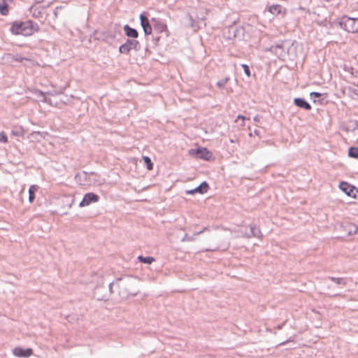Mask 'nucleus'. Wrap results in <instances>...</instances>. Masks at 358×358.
Returning a JSON list of instances; mask_svg holds the SVG:
<instances>
[{
  "label": "nucleus",
  "mask_w": 358,
  "mask_h": 358,
  "mask_svg": "<svg viewBox=\"0 0 358 358\" xmlns=\"http://www.w3.org/2000/svg\"><path fill=\"white\" fill-rule=\"evenodd\" d=\"M39 30V26L37 23L31 20L24 22L15 21L13 22L10 31L13 34L23 36H31Z\"/></svg>",
  "instance_id": "nucleus-1"
},
{
  "label": "nucleus",
  "mask_w": 358,
  "mask_h": 358,
  "mask_svg": "<svg viewBox=\"0 0 358 358\" xmlns=\"http://www.w3.org/2000/svg\"><path fill=\"white\" fill-rule=\"evenodd\" d=\"M338 24L341 29L349 33L358 31V18L343 15L338 20Z\"/></svg>",
  "instance_id": "nucleus-2"
},
{
  "label": "nucleus",
  "mask_w": 358,
  "mask_h": 358,
  "mask_svg": "<svg viewBox=\"0 0 358 358\" xmlns=\"http://www.w3.org/2000/svg\"><path fill=\"white\" fill-rule=\"evenodd\" d=\"M141 49V44L136 39L127 38L124 43L119 47V52L121 54L128 55L131 50L138 51Z\"/></svg>",
  "instance_id": "nucleus-3"
},
{
  "label": "nucleus",
  "mask_w": 358,
  "mask_h": 358,
  "mask_svg": "<svg viewBox=\"0 0 358 358\" xmlns=\"http://www.w3.org/2000/svg\"><path fill=\"white\" fill-rule=\"evenodd\" d=\"M151 22L153 29L157 33H165L166 36L169 35V30L166 22L160 18L152 17Z\"/></svg>",
  "instance_id": "nucleus-4"
},
{
  "label": "nucleus",
  "mask_w": 358,
  "mask_h": 358,
  "mask_svg": "<svg viewBox=\"0 0 358 358\" xmlns=\"http://www.w3.org/2000/svg\"><path fill=\"white\" fill-rule=\"evenodd\" d=\"M340 189L348 196L356 198L358 194V189L346 182H341L339 185Z\"/></svg>",
  "instance_id": "nucleus-5"
},
{
  "label": "nucleus",
  "mask_w": 358,
  "mask_h": 358,
  "mask_svg": "<svg viewBox=\"0 0 358 358\" xmlns=\"http://www.w3.org/2000/svg\"><path fill=\"white\" fill-rule=\"evenodd\" d=\"M139 18L141 25L143 29L145 35L148 36L151 34L152 31V25H151L148 18L143 13L140 15Z\"/></svg>",
  "instance_id": "nucleus-6"
},
{
  "label": "nucleus",
  "mask_w": 358,
  "mask_h": 358,
  "mask_svg": "<svg viewBox=\"0 0 358 358\" xmlns=\"http://www.w3.org/2000/svg\"><path fill=\"white\" fill-rule=\"evenodd\" d=\"M99 197L98 195L94 193H87L86 194L81 202L79 204L80 207H85L89 206L92 203H96L99 201Z\"/></svg>",
  "instance_id": "nucleus-7"
},
{
  "label": "nucleus",
  "mask_w": 358,
  "mask_h": 358,
  "mask_svg": "<svg viewBox=\"0 0 358 358\" xmlns=\"http://www.w3.org/2000/svg\"><path fill=\"white\" fill-rule=\"evenodd\" d=\"M270 51L273 52L278 57L280 58L285 56V42L282 41L280 43L271 46Z\"/></svg>",
  "instance_id": "nucleus-8"
},
{
  "label": "nucleus",
  "mask_w": 358,
  "mask_h": 358,
  "mask_svg": "<svg viewBox=\"0 0 358 358\" xmlns=\"http://www.w3.org/2000/svg\"><path fill=\"white\" fill-rule=\"evenodd\" d=\"M13 353L18 357H29L32 355L33 350L31 348L23 349L20 347H16L13 349Z\"/></svg>",
  "instance_id": "nucleus-9"
},
{
  "label": "nucleus",
  "mask_w": 358,
  "mask_h": 358,
  "mask_svg": "<svg viewBox=\"0 0 358 358\" xmlns=\"http://www.w3.org/2000/svg\"><path fill=\"white\" fill-rule=\"evenodd\" d=\"M266 10L271 13L273 15H278L280 14H285L286 9L279 4H273L267 6Z\"/></svg>",
  "instance_id": "nucleus-10"
},
{
  "label": "nucleus",
  "mask_w": 358,
  "mask_h": 358,
  "mask_svg": "<svg viewBox=\"0 0 358 358\" xmlns=\"http://www.w3.org/2000/svg\"><path fill=\"white\" fill-rule=\"evenodd\" d=\"M196 154L197 155V157L207 161L210 160L213 157L212 152L206 148H199L196 150Z\"/></svg>",
  "instance_id": "nucleus-11"
},
{
  "label": "nucleus",
  "mask_w": 358,
  "mask_h": 358,
  "mask_svg": "<svg viewBox=\"0 0 358 358\" xmlns=\"http://www.w3.org/2000/svg\"><path fill=\"white\" fill-rule=\"evenodd\" d=\"M123 30L125 35L128 38H131V39H136L138 37V31L136 29L130 27L129 24H125L123 27Z\"/></svg>",
  "instance_id": "nucleus-12"
},
{
  "label": "nucleus",
  "mask_w": 358,
  "mask_h": 358,
  "mask_svg": "<svg viewBox=\"0 0 358 358\" xmlns=\"http://www.w3.org/2000/svg\"><path fill=\"white\" fill-rule=\"evenodd\" d=\"M238 29L235 26H231L227 28V31H224V37L228 40H232L236 36Z\"/></svg>",
  "instance_id": "nucleus-13"
},
{
  "label": "nucleus",
  "mask_w": 358,
  "mask_h": 358,
  "mask_svg": "<svg viewBox=\"0 0 358 358\" xmlns=\"http://www.w3.org/2000/svg\"><path fill=\"white\" fill-rule=\"evenodd\" d=\"M294 102L298 107L306 110H310L311 108L310 105L303 99L296 98L294 99Z\"/></svg>",
  "instance_id": "nucleus-14"
},
{
  "label": "nucleus",
  "mask_w": 358,
  "mask_h": 358,
  "mask_svg": "<svg viewBox=\"0 0 358 358\" xmlns=\"http://www.w3.org/2000/svg\"><path fill=\"white\" fill-rule=\"evenodd\" d=\"M38 189V186L32 185L29 189V201L32 203L35 199V194Z\"/></svg>",
  "instance_id": "nucleus-15"
},
{
  "label": "nucleus",
  "mask_w": 358,
  "mask_h": 358,
  "mask_svg": "<svg viewBox=\"0 0 358 358\" xmlns=\"http://www.w3.org/2000/svg\"><path fill=\"white\" fill-rule=\"evenodd\" d=\"M341 68L343 70L348 73L351 77H353L355 76V73H357V71H355L354 68L348 64H343L341 65Z\"/></svg>",
  "instance_id": "nucleus-16"
},
{
  "label": "nucleus",
  "mask_w": 358,
  "mask_h": 358,
  "mask_svg": "<svg viewBox=\"0 0 358 358\" xmlns=\"http://www.w3.org/2000/svg\"><path fill=\"white\" fill-rule=\"evenodd\" d=\"M209 189V186L206 182H202L199 187L196 188L197 193L203 194L207 192Z\"/></svg>",
  "instance_id": "nucleus-17"
},
{
  "label": "nucleus",
  "mask_w": 358,
  "mask_h": 358,
  "mask_svg": "<svg viewBox=\"0 0 358 358\" xmlns=\"http://www.w3.org/2000/svg\"><path fill=\"white\" fill-rule=\"evenodd\" d=\"M0 13L2 15H7L8 13V5L5 1L0 3Z\"/></svg>",
  "instance_id": "nucleus-18"
},
{
  "label": "nucleus",
  "mask_w": 358,
  "mask_h": 358,
  "mask_svg": "<svg viewBox=\"0 0 358 358\" xmlns=\"http://www.w3.org/2000/svg\"><path fill=\"white\" fill-rule=\"evenodd\" d=\"M138 259L144 264H152L153 262H155V259L152 257H143V256H138Z\"/></svg>",
  "instance_id": "nucleus-19"
},
{
  "label": "nucleus",
  "mask_w": 358,
  "mask_h": 358,
  "mask_svg": "<svg viewBox=\"0 0 358 358\" xmlns=\"http://www.w3.org/2000/svg\"><path fill=\"white\" fill-rule=\"evenodd\" d=\"M143 159L146 164L148 170L151 171L153 169V164L151 159L147 156L143 157Z\"/></svg>",
  "instance_id": "nucleus-20"
},
{
  "label": "nucleus",
  "mask_w": 358,
  "mask_h": 358,
  "mask_svg": "<svg viewBox=\"0 0 358 358\" xmlns=\"http://www.w3.org/2000/svg\"><path fill=\"white\" fill-rule=\"evenodd\" d=\"M348 155L351 157L358 158V148H350L348 150Z\"/></svg>",
  "instance_id": "nucleus-21"
},
{
  "label": "nucleus",
  "mask_w": 358,
  "mask_h": 358,
  "mask_svg": "<svg viewBox=\"0 0 358 358\" xmlns=\"http://www.w3.org/2000/svg\"><path fill=\"white\" fill-rule=\"evenodd\" d=\"M229 80V77H225L224 78L218 80L216 83V86L219 88L224 87L226 85V83Z\"/></svg>",
  "instance_id": "nucleus-22"
},
{
  "label": "nucleus",
  "mask_w": 358,
  "mask_h": 358,
  "mask_svg": "<svg viewBox=\"0 0 358 358\" xmlns=\"http://www.w3.org/2000/svg\"><path fill=\"white\" fill-rule=\"evenodd\" d=\"M241 67L243 69V71L245 73V75L248 77H250V74H251V72H250V69L249 66L245 64H241Z\"/></svg>",
  "instance_id": "nucleus-23"
},
{
  "label": "nucleus",
  "mask_w": 358,
  "mask_h": 358,
  "mask_svg": "<svg viewBox=\"0 0 358 358\" xmlns=\"http://www.w3.org/2000/svg\"><path fill=\"white\" fill-rule=\"evenodd\" d=\"M13 60L17 62H22L24 60H27V59L26 57L16 55L13 56Z\"/></svg>",
  "instance_id": "nucleus-24"
},
{
  "label": "nucleus",
  "mask_w": 358,
  "mask_h": 358,
  "mask_svg": "<svg viewBox=\"0 0 358 358\" xmlns=\"http://www.w3.org/2000/svg\"><path fill=\"white\" fill-rule=\"evenodd\" d=\"M0 142L4 143L8 142V137L4 132L0 133Z\"/></svg>",
  "instance_id": "nucleus-25"
},
{
  "label": "nucleus",
  "mask_w": 358,
  "mask_h": 358,
  "mask_svg": "<svg viewBox=\"0 0 358 358\" xmlns=\"http://www.w3.org/2000/svg\"><path fill=\"white\" fill-rule=\"evenodd\" d=\"M246 120V117L242 115H238L237 117V119L236 120V122H238L239 120H241V126L243 127L245 125V120Z\"/></svg>",
  "instance_id": "nucleus-26"
},
{
  "label": "nucleus",
  "mask_w": 358,
  "mask_h": 358,
  "mask_svg": "<svg viewBox=\"0 0 358 358\" xmlns=\"http://www.w3.org/2000/svg\"><path fill=\"white\" fill-rule=\"evenodd\" d=\"M320 95L321 94L320 93L316 92H313L310 93V96L312 98H317V97L320 96Z\"/></svg>",
  "instance_id": "nucleus-27"
},
{
  "label": "nucleus",
  "mask_w": 358,
  "mask_h": 358,
  "mask_svg": "<svg viewBox=\"0 0 358 358\" xmlns=\"http://www.w3.org/2000/svg\"><path fill=\"white\" fill-rule=\"evenodd\" d=\"M186 193H187V194H195V193H197V192L196 191V188H195V189H194L187 190V191L186 192Z\"/></svg>",
  "instance_id": "nucleus-28"
},
{
  "label": "nucleus",
  "mask_w": 358,
  "mask_h": 358,
  "mask_svg": "<svg viewBox=\"0 0 358 358\" xmlns=\"http://www.w3.org/2000/svg\"><path fill=\"white\" fill-rule=\"evenodd\" d=\"M39 94H40L41 96H44V93H43L42 91H41V92H39Z\"/></svg>",
  "instance_id": "nucleus-29"
},
{
  "label": "nucleus",
  "mask_w": 358,
  "mask_h": 358,
  "mask_svg": "<svg viewBox=\"0 0 358 358\" xmlns=\"http://www.w3.org/2000/svg\"><path fill=\"white\" fill-rule=\"evenodd\" d=\"M54 14H55V16H57V11H56V10H55Z\"/></svg>",
  "instance_id": "nucleus-30"
}]
</instances>
